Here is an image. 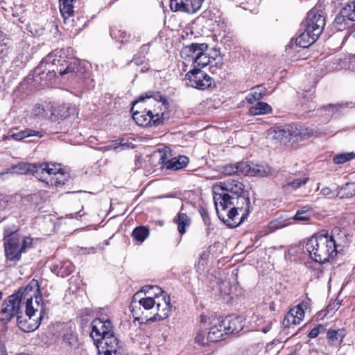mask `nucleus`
I'll use <instances>...</instances> for the list:
<instances>
[{
  "label": "nucleus",
  "instance_id": "nucleus-45",
  "mask_svg": "<svg viewBox=\"0 0 355 355\" xmlns=\"http://www.w3.org/2000/svg\"><path fill=\"white\" fill-rule=\"evenodd\" d=\"M44 166V168L45 169V172L49 176L55 175L58 174L60 170L62 168H60V164L52 163V162H45L42 163Z\"/></svg>",
  "mask_w": 355,
  "mask_h": 355
},
{
  "label": "nucleus",
  "instance_id": "nucleus-23",
  "mask_svg": "<svg viewBox=\"0 0 355 355\" xmlns=\"http://www.w3.org/2000/svg\"><path fill=\"white\" fill-rule=\"evenodd\" d=\"M221 320L227 334H237L243 329V324L240 317H228Z\"/></svg>",
  "mask_w": 355,
  "mask_h": 355
},
{
  "label": "nucleus",
  "instance_id": "nucleus-15",
  "mask_svg": "<svg viewBox=\"0 0 355 355\" xmlns=\"http://www.w3.org/2000/svg\"><path fill=\"white\" fill-rule=\"evenodd\" d=\"M243 175L248 176L265 177L272 174V170L266 164H255L243 162L241 165Z\"/></svg>",
  "mask_w": 355,
  "mask_h": 355
},
{
  "label": "nucleus",
  "instance_id": "nucleus-4",
  "mask_svg": "<svg viewBox=\"0 0 355 355\" xmlns=\"http://www.w3.org/2000/svg\"><path fill=\"white\" fill-rule=\"evenodd\" d=\"M234 198L227 202V206L223 211H220V206H216L218 218L231 227L239 225L248 217L250 212V203L248 192L235 196Z\"/></svg>",
  "mask_w": 355,
  "mask_h": 355
},
{
  "label": "nucleus",
  "instance_id": "nucleus-8",
  "mask_svg": "<svg viewBox=\"0 0 355 355\" xmlns=\"http://www.w3.org/2000/svg\"><path fill=\"white\" fill-rule=\"evenodd\" d=\"M62 60L57 58L56 54L51 53L47 55L37 67L35 69V76H41L42 80L49 81L51 80L58 73L56 67L58 63H60Z\"/></svg>",
  "mask_w": 355,
  "mask_h": 355
},
{
  "label": "nucleus",
  "instance_id": "nucleus-52",
  "mask_svg": "<svg viewBox=\"0 0 355 355\" xmlns=\"http://www.w3.org/2000/svg\"><path fill=\"white\" fill-rule=\"evenodd\" d=\"M321 331H324V327L320 324L318 327L311 329V331L309 333L308 336L310 338H314L318 336Z\"/></svg>",
  "mask_w": 355,
  "mask_h": 355
},
{
  "label": "nucleus",
  "instance_id": "nucleus-7",
  "mask_svg": "<svg viewBox=\"0 0 355 355\" xmlns=\"http://www.w3.org/2000/svg\"><path fill=\"white\" fill-rule=\"evenodd\" d=\"M200 322L201 328L209 327V331L207 333V340H210L211 343H216L223 339L224 336L227 334L223 321L218 316L211 315L207 318L202 315L200 317Z\"/></svg>",
  "mask_w": 355,
  "mask_h": 355
},
{
  "label": "nucleus",
  "instance_id": "nucleus-25",
  "mask_svg": "<svg viewBox=\"0 0 355 355\" xmlns=\"http://www.w3.org/2000/svg\"><path fill=\"white\" fill-rule=\"evenodd\" d=\"M315 135L313 129L302 125H293V142L306 139Z\"/></svg>",
  "mask_w": 355,
  "mask_h": 355
},
{
  "label": "nucleus",
  "instance_id": "nucleus-27",
  "mask_svg": "<svg viewBox=\"0 0 355 355\" xmlns=\"http://www.w3.org/2000/svg\"><path fill=\"white\" fill-rule=\"evenodd\" d=\"M32 168H35V164L29 163H19L17 165H14L10 168H8L6 171L2 173L1 175L4 176L6 174H26L31 173Z\"/></svg>",
  "mask_w": 355,
  "mask_h": 355
},
{
  "label": "nucleus",
  "instance_id": "nucleus-59",
  "mask_svg": "<svg viewBox=\"0 0 355 355\" xmlns=\"http://www.w3.org/2000/svg\"><path fill=\"white\" fill-rule=\"evenodd\" d=\"M253 318H257V320H259L258 315H253L252 319H253Z\"/></svg>",
  "mask_w": 355,
  "mask_h": 355
},
{
  "label": "nucleus",
  "instance_id": "nucleus-47",
  "mask_svg": "<svg viewBox=\"0 0 355 355\" xmlns=\"http://www.w3.org/2000/svg\"><path fill=\"white\" fill-rule=\"evenodd\" d=\"M32 115L37 119H45L47 112L42 105L36 104L32 110Z\"/></svg>",
  "mask_w": 355,
  "mask_h": 355
},
{
  "label": "nucleus",
  "instance_id": "nucleus-2",
  "mask_svg": "<svg viewBox=\"0 0 355 355\" xmlns=\"http://www.w3.org/2000/svg\"><path fill=\"white\" fill-rule=\"evenodd\" d=\"M338 231L335 229L331 235L318 234L311 236L306 243V250L310 257L315 262L324 263L329 261L338 253L334 234Z\"/></svg>",
  "mask_w": 355,
  "mask_h": 355
},
{
  "label": "nucleus",
  "instance_id": "nucleus-39",
  "mask_svg": "<svg viewBox=\"0 0 355 355\" xmlns=\"http://www.w3.org/2000/svg\"><path fill=\"white\" fill-rule=\"evenodd\" d=\"M148 293L149 295H157V294H161L162 293V290L159 286H145L142 288L141 291L140 292H137L133 297V301L132 303L136 302L137 297L139 295L142 293Z\"/></svg>",
  "mask_w": 355,
  "mask_h": 355
},
{
  "label": "nucleus",
  "instance_id": "nucleus-19",
  "mask_svg": "<svg viewBox=\"0 0 355 355\" xmlns=\"http://www.w3.org/2000/svg\"><path fill=\"white\" fill-rule=\"evenodd\" d=\"M101 350L98 348V355H116L119 350H122L123 343L119 340V338H110L107 339L105 344H103Z\"/></svg>",
  "mask_w": 355,
  "mask_h": 355
},
{
  "label": "nucleus",
  "instance_id": "nucleus-12",
  "mask_svg": "<svg viewBox=\"0 0 355 355\" xmlns=\"http://www.w3.org/2000/svg\"><path fill=\"white\" fill-rule=\"evenodd\" d=\"M324 25L325 19L322 13L314 10L308 12L305 29L309 33L318 38L322 33Z\"/></svg>",
  "mask_w": 355,
  "mask_h": 355
},
{
  "label": "nucleus",
  "instance_id": "nucleus-3",
  "mask_svg": "<svg viewBox=\"0 0 355 355\" xmlns=\"http://www.w3.org/2000/svg\"><path fill=\"white\" fill-rule=\"evenodd\" d=\"M208 46L206 44H192L183 47L180 56L184 65H191L192 69H200L210 65L211 67H220L222 59L218 51H214V55L207 52Z\"/></svg>",
  "mask_w": 355,
  "mask_h": 355
},
{
  "label": "nucleus",
  "instance_id": "nucleus-38",
  "mask_svg": "<svg viewBox=\"0 0 355 355\" xmlns=\"http://www.w3.org/2000/svg\"><path fill=\"white\" fill-rule=\"evenodd\" d=\"M155 300V295H148L139 298L138 302L145 310H153L152 313H154Z\"/></svg>",
  "mask_w": 355,
  "mask_h": 355
},
{
  "label": "nucleus",
  "instance_id": "nucleus-50",
  "mask_svg": "<svg viewBox=\"0 0 355 355\" xmlns=\"http://www.w3.org/2000/svg\"><path fill=\"white\" fill-rule=\"evenodd\" d=\"M206 333L202 330H200L197 332L195 337V342L199 344L200 346H207L209 345L210 340H207V336L205 337Z\"/></svg>",
  "mask_w": 355,
  "mask_h": 355
},
{
  "label": "nucleus",
  "instance_id": "nucleus-36",
  "mask_svg": "<svg viewBox=\"0 0 355 355\" xmlns=\"http://www.w3.org/2000/svg\"><path fill=\"white\" fill-rule=\"evenodd\" d=\"M243 162L237 163L235 164H227L223 167L222 173L226 175H231L234 174L243 175V169L241 165Z\"/></svg>",
  "mask_w": 355,
  "mask_h": 355
},
{
  "label": "nucleus",
  "instance_id": "nucleus-17",
  "mask_svg": "<svg viewBox=\"0 0 355 355\" xmlns=\"http://www.w3.org/2000/svg\"><path fill=\"white\" fill-rule=\"evenodd\" d=\"M57 64L58 73L61 77L67 76V79H73L78 76L81 69L79 62L76 60L70 62H66L65 64L61 62L60 63L57 62Z\"/></svg>",
  "mask_w": 355,
  "mask_h": 355
},
{
  "label": "nucleus",
  "instance_id": "nucleus-58",
  "mask_svg": "<svg viewBox=\"0 0 355 355\" xmlns=\"http://www.w3.org/2000/svg\"><path fill=\"white\" fill-rule=\"evenodd\" d=\"M271 325H272V322H268V324H267V326L263 327V329H261L260 330L266 334V333L268 332L270 330Z\"/></svg>",
  "mask_w": 355,
  "mask_h": 355
},
{
  "label": "nucleus",
  "instance_id": "nucleus-33",
  "mask_svg": "<svg viewBox=\"0 0 355 355\" xmlns=\"http://www.w3.org/2000/svg\"><path fill=\"white\" fill-rule=\"evenodd\" d=\"M76 0H60V10L64 18L73 15V3Z\"/></svg>",
  "mask_w": 355,
  "mask_h": 355
},
{
  "label": "nucleus",
  "instance_id": "nucleus-5",
  "mask_svg": "<svg viewBox=\"0 0 355 355\" xmlns=\"http://www.w3.org/2000/svg\"><path fill=\"white\" fill-rule=\"evenodd\" d=\"M137 104H144L145 112L152 116L154 119V125H158L169 119L168 102L159 92H148L146 96H140L134 105Z\"/></svg>",
  "mask_w": 355,
  "mask_h": 355
},
{
  "label": "nucleus",
  "instance_id": "nucleus-10",
  "mask_svg": "<svg viewBox=\"0 0 355 355\" xmlns=\"http://www.w3.org/2000/svg\"><path fill=\"white\" fill-rule=\"evenodd\" d=\"M154 315L147 319L149 321H157L167 318L171 312L170 297L162 291L161 294L155 296Z\"/></svg>",
  "mask_w": 355,
  "mask_h": 355
},
{
  "label": "nucleus",
  "instance_id": "nucleus-30",
  "mask_svg": "<svg viewBox=\"0 0 355 355\" xmlns=\"http://www.w3.org/2000/svg\"><path fill=\"white\" fill-rule=\"evenodd\" d=\"M355 195V182L346 183L338 188L337 196L340 198H348Z\"/></svg>",
  "mask_w": 355,
  "mask_h": 355
},
{
  "label": "nucleus",
  "instance_id": "nucleus-1",
  "mask_svg": "<svg viewBox=\"0 0 355 355\" xmlns=\"http://www.w3.org/2000/svg\"><path fill=\"white\" fill-rule=\"evenodd\" d=\"M39 291L37 282L33 281L27 286L19 288L17 293L9 296L2 304L0 311L1 321L8 322L14 315L22 314L24 306L26 315H31V309H42V297L37 295Z\"/></svg>",
  "mask_w": 355,
  "mask_h": 355
},
{
  "label": "nucleus",
  "instance_id": "nucleus-20",
  "mask_svg": "<svg viewBox=\"0 0 355 355\" xmlns=\"http://www.w3.org/2000/svg\"><path fill=\"white\" fill-rule=\"evenodd\" d=\"M318 38L315 37L313 35H311L309 33L306 29L304 32H302L294 42L293 40H291L288 48H293L294 46L302 47V48H307L313 44Z\"/></svg>",
  "mask_w": 355,
  "mask_h": 355
},
{
  "label": "nucleus",
  "instance_id": "nucleus-54",
  "mask_svg": "<svg viewBox=\"0 0 355 355\" xmlns=\"http://www.w3.org/2000/svg\"><path fill=\"white\" fill-rule=\"evenodd\" d=\"M200 212L205 225L209 226L211 224V220L207 211H206L205 209H201Z\"/></svg>",
  "mask_w": 355,
  "mask_h": 355
},
{
  "label": "nucleus",
  "instance_id": "nucleus-22",
  "mask_svg": "<svg viewBox=\"0 0 355 355\" xmlns=\"http://www.w3.org/2000/svg\"><path fill=\"white\" fill-rule=\"evenodd\" d=\"M293 125H286L283 128H277L273 131V139L279 141L282 144H286L288 142H293Z\"/></svg>",
  "mask_w": 355,
  "mask_h": 355
},
{
  "label": "nucleus",
  "instance_id": "nucleus-37",
  "mask_svg": "<svg viewBox=\"0 0 355 355\" xmlns=\"http://www.w3.org/2000/svg\"><path fill=\"white\" fill-rule=\"evenodd\" d=\"M68 178L69 174L65 173L63 169H62L58 174L51 177L49 182L51 185L61 186L65 184V182L68 180Z\"/></svg>",
  "mask_w": 355,
  "mask_h": 355
},
{
  "label": "nucleus",
  "instance_id": "nucleus-55",
  "mask_svg": "<svg viewBox=\"0 0 355 355\" xmlns=\"http://www.w3.org/2000/svg\"><path fill=\"white\" fill-rule=\"evenodd\" d=\"M32 239L30 237H26L23 240V244L21 248V252H23L26 248L30 247L32 245Z\"/></svg>",
  "mask_w": 355,
  "mask_h": 355
},
{
  "label": "nucleus",
  "instance_id": "nucleus-44",
  "mask_svg": "<svg viewBox=\"0 0 355 355\" xmlns=\"http://www.w3.org/2000/svg\"><path fill=\"white\" fill-rule=\"evenodd\" d=\"M308 180L307 178H297L293 181L288 182L285 186L284 188L288 191H292L293 190H295L303 184H305Z\"/></svg>",
  "mask_w": 355,
  "mask_h": 355
},
{
  "label": "nucleus",
  "instance_id": "nucleus-11",
  "mask_svg": "<svg viewBox=\"0 0 355 355\" xmlns=\"http://www.w3.org/2000/svg\"><path fill=\"white\" fill-rule=\"evenodd\" d=\"M310 306V300L302 301L301 303L291 309L285 315L282 324L286 327L297 325L304 317V310Z\"/></svg>",
  "mask_w": 355,
  "mask_h": 355
},
{
  "label": "nucleus",
  "instance_id": "nucleus-13",
  "mask_svg": "<svg viewBox=\"0 0 355 355\" xmlns=\"http://www.w3.org/2000/svg\"><path fill=\"white\" fill-rule=\"evenodd\" d=\"M204 0H171L170 7L174 11H182L187 13L196 12Z\"/></svg>",
  "mask_w": 355,
  "mask_h": 355
},
{
  "label": "nucleus",
  "instance_id": "nucleus-43",
  "mask_svg": "<svg viewBox=\"0 0 355 355\" xmlns=\"http://www.w3.org/2000/svg\"><path fill=\"white\" fill-rule=\"evenodd\" d=\"M90 337L94 340V344L97 348H100L102 346V341H105V334H101L99 329H95L94 326H91Z\"/></svg>",
  "mask_w": 355,
  "mask_h": 355
},
{
  "label": "nucleus",
  "instance_id": "nucleus-14",
  "mask_svg": "<svg viewBox=\"0 0 355 355\" xmlns=\"http://www.w3.org/2000/svg\"><path fill=\"white\" fill-rule=\"evenodd\" d=\"M38 310L31 309V315H26L28 318H24L23 315L20 314L17 316V326L24 332H31L36 330L40 326V320H42V315H40L37 319H33L35 313Z\"/></svg>",
  "mask_w": 355,
  "mask_h": 355
},
{
  "label": "nucleus",
  "instance_id": "nucleus-35",
  "mask_svg": "<svg viewBox=\"0 0 355 355\" xmlns=\"http://www.w3.org/2000/svg\"><path fill=\"white\" fill-rule=\"evenodd\" d=\"M43 135H44V132L42 131H37V130L27 128L21 132L13 134L12 135V137L15 140H21L24 138L31 137V136H37L38 137H42Z\"/></svg>",
  "mask_w": 355,
  "mask_h": 355
},
{
  "label": "nucleus",
  "instance_id": "nucleus-31",
  "mask_svg": "<svg viewBox=\"0 0 355 355\" xmlns=\"http://www.w3.org/2000/svg\"><path fill=\"white\" fill-rule=\"evenodd\" d=\"M272 108L270 105L265 102H258L255 105L249 109L251 115H261L270 113Z\"/></svg>",
  "mask_w": 355,
  "mask_h": 355
},
{
  "label": "nucleus",
  "instance_id": "nucleus-56",
  "mask_svg": "<svg viewBox=\"0 0 355 355\" xmlns=\"http://www.w3.org/2000/svg\"><path fill=\"white\" fill-rule=\"evenodd\" d=\"M281 226L279 225V222L278 221H272L269 223V227L274 230H276V229H278Z\"/></svg>",
  "mask_w": 355,
  "mask_h": 355
},
{
  "label": "nucleus",
  "instance_id": "nucleus-32",
  "mask_svg": "<svg viewBox=\"0 0 355 355\" xmlns=\"http://www.w3.org/2000/svg\"><path fill=\"white\" fill-rule=\"evenodd\" d=\"M70 115L69 107L67 104H62L53 109L51 114V119H63Z\"/></svg>",
  "mask_w": 355,
  "mask_h": 355
},
{
  "label": "nucleus",
  "instance_id": "nucleus-49",
  "mask_svg": "<svg viewBox=\"0 0 355 355\" xmlns=\"http://www.w3.org/2000/svg\"><path fill=\"white\" fill-rule=\"evenodd\" d=\"M110 35L112 37L117 40L121 43L127 42L128 39H125V32H122L121 30L118 31L115 28H112L110 29Z\"/></svg>",
  "mask_w": 355,
  "mask_h": 355
},
{
  "label": "nucleus",
  "instance_id": "nucleus-42",
  "mask_svg": "<svg viewBox=\"0 0 355 355\" xmlns=\"http://www.w3.org/2000/svg\"><path fill=\"white\" fill-rule=\"evenodd\" d=\"M149 230L148 228L141 226L136 227L132 234L135 239L139 242H143L148 236Z\"/></svg>",
  "mask_w": 355,
  "mask_h": 355
},
{
  "label": "nucleus",
  "instance_id": "nucleus-21",
  "mask_svg": "<svg viewBox=\"0 0 355 355\" xmlns=\"http://www.w3.org/2000/svg\"><path fill=\"white\" fill-rule=\"evenodd\" d=\"M355 21V1L347 3L335 18L337 24H342L345 20Z\"/></svg>",
  "mask_w": 355,
  "mask_h": 355
},
{
  "label": "nucleus",
  "instance_id": "nucleus-24",
  "mask_svg": "<svg viewBox=\"0 0 355 355\" xmlns=\"http://www.w3.org/2000/svg\"><path fill=\"white\" fill-rule=\"evenodd\" d=\"M141 108H144L143 111H134V107L132 108V118L140 126L154 125V119L152 116L145 112V107L144 104H138Z\"/></svg>",
  "mask_w": 355,
  "mask_h": 355
},
{
  "label": "nucleus",
  "instance_id": "nucleus-16",
  "mask_svg": "<svg viewBox=\"0 0 355 355\" xmlns=\"http://www.w3.org/2000/svg\"><path fill=\"white\" fill-rule=\"evenodd\" d=\"M20 241L15 234L10 235L5 241V252L10 260H19L21 250L19 248Z\"/></svg>",
  "mask_w": 355,
  "mask_h": 355
},
{
  "label": "nucleus",
  "instance_id": "nucleus-28",
  "mask_svg": "<svg viewBox=\"0 0 355 355\" xmlns=\"http://www.w3.org/2000/svg\"><path fill=\"white\" fill-rule=\"evenodd\" d=\"M266 89L261 85L257 86L252 89L250 93L246 96V101L250 104L254 103L255 101L261 99L266 94Z\"/></svg>",
  "mask_w": 355,
  "mask_h": 355
},
{
  "label": "nucleus",
  "instance_id": "nucleus-60",
  "mask_svg": "<svg viewBox=\"0 0 355 355\" xmlns=\"http://www.w3.org/2000/svg\"><path fill=\"white\" fill-rule=\"evenodd\" d=\"M3 294L1 292H0V300L2 298Z\"/></svg>",
  "mask_w": 355,
  "mask_h": 355
},
{
  "label": "nucleus",
  "instance_id": "nucleus-57",
  "mask_svg": "<svg viewBox=\"0 0 355 355\" xmlns=\"http://www.w3.org/2000/svg\"><path fill=\"white\" fill-rule=\"evenodd\" d=\"M321 193L324 196H329L330 194H331L332 192H331V190L329 188L326 187V188L322 189Z\"/></svg>",
  "mask_w": 355,
  "mask_h": 355
},
{
  "label": "nucleus",
  "instance_id": "nucleus-26",
  "mask_svg": "<svg viewBox=\"0 0 355 355\" xmlns=\"http://www.w3.org/2000/svg\"><path fill=\"white\" fill-rule=\"evenodd\" d=\"M160 159L162 161V163L166 165L167 168L174 170H179L185 167L189 162V159L186 156H179L165 161L164 155H161Z\"/></svg>",
  "mask_w": 355,
  "mask_h": 355
},
{
  "label": "nucleus",
  "instance_id": "nucleus-53",
  "mask_svg": "<svg viewBox=\"0 0 355 355\" xmlns=\"http://www.w3.org/2000/svg\"><path fill=\"white\" fill-rule=\"evenodd\" d=\"M340 107V106L339 105H333V104H329L327 106H324V109L328 110L329 112V113H331L332 114L337 112L339 110Z\"/></svg>",
  "mask_w": 355,
  "mask_h": 355
},
{
  "label": "nucleus",
  "instance_id": "nucleus-6",
  "mask_svg": "<svg viewBox=\"0 0 355 355\" xmlns=\"http://www.w3.org/2000/svg\"><path fill=\"white\" fill-rule=\"evenodd\" d=\"M214 200L215 206H220V211H223L227 202L234 200V197L245 193L243 184L234 179H228L216 183L213 186Z\"/></svg>",
  "mask_w": 355,
  "mask_h": 355
},
{
  "label": "nucleus",
  "instance_id": "nucleus-9",
  "mask_svg": "<svg viewBox=\"0 0 355 355\" xmlns=\"http://www.w3.org/2000/svg\"><path fill=\"white\" fill-rule=\"evenodd\" d=\"M187 84L198 89H205L210 87L213 83L212 78L200 69L189 70L186 76Z\"/></svg>",
  "mask_w": 355,
  "mask_h": 355
},
{
  "label": "nucleus",
  "instance_id": "nucleus-29",
  "mask_svg": "<svg viewBox=\"0 0 355 355\" xmlns=\"http://www.w3.org/2000/svg\"><path fill=\"white\" fill-rule=\"evenodd\" d=\"M175 222L178 224V230L180 234H183L187 231V227L191 225L190 218L184 213L180 211L178 218L175 219Z\"/></svg>",
  "mask_w": 355,
  "mask_h": 355
},
{
  "label": "nucleus",
  "instance_id": "nucleus-34",
  "mask_svg": "<svg viewBox=\"0 0 355 355\" xmlns=\"http://www.w3.org/2000/svg\"><path fill=\"white\" fill-rule=\"evenodd\" d=\"M345 336V331L343 329L334 330L330 329L327 334V337L332 345H338L341 343Z\"/></svg>",
  "mask_w": 355,
  "mask_h": 355
},
{
  "label": "nucleus",
  "instance_id": "nucleus-18",
  "mask_svg": "<svg viewBox=\"0 0 355 355\" xmlns=\"http://www.w3.org/2000/svg\"><path fill=\"white\" fill-rule=\"evenodd\" d=\"M91 326H94L96 330L99 329L101 334H105V341H102V345L105 344L107 339L118 338L113 333L112 325L110 320H103L96 318L92 322Z\"/></svg>",
  "mask_w": 355,
  "mask_h": 355
},
{
  "label": "nucleus",
  "instance_id": "nucleus-41",
  "mask_svg": "<svg viewBox=\"0 0 355 355\" xmlns=\"http://www.w3.org/2000/svg\"><path fill=\"white\" fill-rule=\"evenodd\" d=\"M43 164H35V168H32L31 174H33L39 180L46 182L49 183L46 173L44 168Z\"/></svg>",
  "mask_w": 355,
  "mask_h": 355
},
{
  "label": "nucleus",
  "instance_id": "nucleus-51",
  "mask_svg": "<svg viewBox=\"0 0 355 355\" xmlns=\"http://www.w3.org/2000/svg\"><path fill=\"white\" fill-rule=\"evenodd\" d=\"M122 141H123V140H121L119 143H118L117 141H112V144L103 146V147L101 148L100 150H101L103 151H108L110 150H116L119 147L125 146V144H123L122 143Z\"/></svg>",
  "mask_w": 355,
  "mask_h": 355
},
{
  "label": "nucleus",
  "instance_id": "nucleus-48",
  "mask_svg": "<svg viewBox=\"0 0 355 355\" xmlns=\"http://www.w3.org/2000/svg\"><path fill=\"white\" fill-rule=\"evenodd\" d=\"M73 270V266L72 263L67 261L64 262L60 267L58 274L64 277L70 275Z\"/></svg>",
  "mask_w": 355,
  "mask_h": 355
},
{
  "label": "nucleus",
  "instance_id": "nucleus-46",
  "mask_svg": "<svg viewBox=\"0 0 355 355\" xmlns=\"http://www.w3.org/2000/svg\"><path fill=\"white\" fill-rule=\"evenodd\" d=\"M355 158V153H343L337 154L334 157V162L337 164H343L347 161Z\"/></svg>",
  "mask_w": 355,
  "mask_h": 355
},
{
  "label": "nucleus",
  "instance_id": "nucleus-40",
  "mask_svg": "<svg viewBox=\"0 0 355 355\" xmlns=\"http://www.w3.org/2000/svg\"><path fill=\"white\" fill-rule=\"evenodd\" d=\"M311 209L310 207H304L300 209H298L293 216V219L300 222H306L310 220L311 216L309 212Z\"/></svg>",
  "mask_w": 355,
  "mask_h": 355
}]
</instances>
